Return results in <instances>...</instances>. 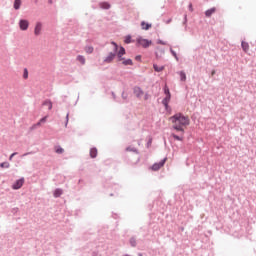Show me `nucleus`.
<instances>
[{
	"label": "nucleus",
	"mask_w": 256,
	"mask_h": 256,
	"mask_svg": "<svg viewBox=\"0 0 256 256\" xmlns=\"http://www.w3.org/2000/svg\"><path fill=\"white\" fill-rule=\"evenodd\" d=\"M136 41L140 45V47L147 48V47H149L151 45V41L147 40V39H145L143 37H138Z\"/></svg>",
	"instance_id": "20e7f679"
},
{
	"label": "nucleus",
	"mask_w": 256,
	"mask_h": 256,
	"mask_svg": "<svg viewBox=\"0 0 256 256\" xmlns=\"http://www.w3.org/2000/svg\"><path fill=\"white\" fill-rule=\"evenodd\" d=\"M25 183V178H21L19 180H17L13 185H12V189H21V187H23V184Z\"/></svg>",
	"instance_id": "423d86ee"
},
{
	"label": "nucleus",
	"mask_w": 256,
	"mask_h": 256,
	"mask_svg": "<svg viewBox=\"0 0 256 256\" xmlns=\"http://www.w3.org/2000/svg\"><path fill=\"white\" fill-rule=\"evenodd\" d=\"M14 9L19 11L21 9V0H14Z\"/></svg>",
	"instance_id": "2eb2a0df"
},
{
	"label": "nucleus",
	"mask_w": 256,
	"mask_h": 256,
	"mask_svg": "<svg viewBox=\"0 0 256 256\" xmlns=\"http://www.w3.org/2000/svg\"><path fill=\"white\" fill-rule=\"evenodd\" d=\"M153 67H154V70H155L157 73H159V72L161 71V68H160L157 64H154Z\"/></svg>",
	"instance_id": "cd10ccee"
},
{
	"label": "nucleus",
	"mask_w": 256,
	"mask_h": 256,
	"mask_svg": "<svg viewBox=\"0 0 256 256\" xmlns=\"http://www.w3.org/2000/svg\"><path fill=\"white\" fill-rule=\"evenodd\" d=\"M164 93L166 97L163 99L162 103L165 107L167 114L171 115V107H169V101H171V92H169V88L167 86L164 87Z\"/></svg>",
	"instance_id": "f03ea898"
},
{
	"label": "nucleus",
	"mask_w": 256,
	"mask_h": 256,
	"mask_svg": "<svg viewBox=\"0 0 256 256\" xmlns=\"http://www.w3.org/2000/svg\"><path fill=\"white\" fill-rule=\"evenodd\" d=\"M125 43H131V36H127L125 38Z\"/></svg>",
	"instance_id": "c756f323"
},
{
	"label": "nucleus",
	"mask_w": 256,
	"mask_h": 256,
	"mask_svg": "<svg viewBox=\"0 0 256 256\" xmlns=\"http://www.w3.org/2000/svg\"><path fill=\"white\" fill-rule=\"evenodd\" d=\"M179 75L181 81H187V75L185 74V72L181 71L179 72Z\"/></svg>",
	"instance_id": "5701e85b"
},
{
	"label": "nucleus",
	"mask_w": 256,
	"mask_h": 256,
	"mask_svg": "<svg viewBox=\"0 0 256 256\" xmlns=\"http://www.w3.org/2000/svg\"><path fill=\"white\" fill-rule=\"evenodd\" d=\"M43 105H45L46 107H48L49 111H51L53 109V102H51V100H46L43 102Z\"/></svg>",
	"instance_id": "ddd939ff"
},
{
	"label": "nucleus",
	"mask_w": 256,
	"mask_h": 256,
	"mask_svg": "<svg viewBox=\"0 0 256 256\" xmlns=\"http://www.w3.org/2000/svg\"><path fill=\"white\" fill-rule=\"evenodd\" d=\"M133 93L137 99H141L142 101H147L149 99V93L143 91L139 86L134 87Z\"/></svg>",
	"instance_id": "7ed1b4c3"
},
{
	"label": "nucleus",
	"mask_w": 256,
	"mask_h": 256,
	"mask_svg": "<svg viewBox=\"0 0 256 256\" xmlns=\"http://www.w3.org/2000/svg\"><path fill=\"white\" fill-rule=\"evenodd\" d=\"M138 256H143V254H139Z\"/></svg>",
	"instance_id": "ea45409f"
},
{
	"label": "nucleus",
	"mask_w": 256,
	"mask_h": 256,
	"mask_svg": "<svg viewBox=\"0 0 256 256\" xmlns=\"http://www.w3.org/2000/svg\"><path fill=\"white\" fill-rule=\"evenodd\" d=\"M216 9L211 8L205 12L206 17H210L213 13H215Z\"/></svg>",
	"instance_id": "4be33fe9"
},
{
	"label": "nucleus",
	"mask_w": 256,
	"mask_h": 256,
	"mask_svg": "<svg viewBox=\"0 0 256 256\" xmlns=\"http://www.w3.org/2000/svg\"><path fill=\"white\" fill-rule=\"evenodd\" d=\"M76 61H78V63H80L81 65H85V63H86L85 56H83V55H78V56L76 57Z\"/></svg>",
	"instance_id": "f8f14e48"
},
{
	"label": "nucleus",
	"mask_w": 256,
	"mask_h": 256,
	"mask_svg": "<svg viewBox=\"0 0 256 256\" xmlns=\"http://www.w3.org/2000/svg\"><path fill=\"white\" fill-rule=\"evenodd\" d=\"M94 48L93 46H86L85 47V53H87L88 55H91V53H93Z\"/></svg>",
	"instance_id": "a211bd4d"
},
{
	"label": "nucleus",
	"mask_w": 256,
	"mask_h": 256,
	"mask_svg": "<svg viewBox=\"0 0 256 256\" xmlns=\"http://www.w3.org/2000/svg\"><path fill=\"white\" fill-rule=\"evenodd\" d=\"M189 10H190L191 12H193V4H190V5H189Z\"/></svg>",
	"instance_id": "c9c22d12"
},
{
	"label": "nucleus",
	"mask_w": 256,
	"mask_h": 256,
	"mask_svg": "<svg viewBox=\"0 0 256 256\" xmlns=\"http://www.w3.org/2000/svg\"><path fill=\"white\" fill-rule=\"evenodd\" d=\"M211 75H212V76L215 75V70H213V71L211 72Z\"/></svg>",
	"instance_id": "4c0bfd02"
},
{
	"label": "nucleus",
	"mask_w": 256,
	"mask_h": 256,
	"mask_svg": "<svg viewBox=\"0 0 256 256\" xmlns=\"http://www.w3.org/2000/svg\"><path fill=\"white\" fill-rule=\"evenodd\" d=\"M123 55H125V48L120 47L117 53L118 61H123Z\"/></svg>",
	"instance_id": "6e6552de"
},
{
	"label": "nucleus",
	"mask_w": 256,
	"mask_h": 256,
	"mask_svg": "<svg viewBox=\"0 0 256 256\" xmlns=\"http://www.w3.org/2000/svg\"><path fill=\"white\" fill-rule=\"evenodd\" d=\"M241 46L245 52H248L249 50V44L245 41H242Z\"/></svg>",
	"instance_id": "aec40b11"
},
{
	"label": "nucleus",
	"mask_w": 256,
	"mask_h": 256,
	"mask_svg": "<svg viewBox=\"0 0 256 256\" xmlns=\"http://www.w3.org/2000/svg\"><path fill=\"white\" fill-rule=\"evenodd\" d=\"M152 171H159V169H161V164H154L151 167Z\"/></svg>",
	"instance_id": "b1692460"
},
{
	"label": "nucleus",
	"mask_w": 256,
	"mask_h": 256,
	"mask_svg": "<svg viewBox=\"0 0 256 256\" xmlns=\"http://www.w3.org/2000/svg\"><path fill=\"white\" fill-rule=\"evenodd\" d=\"M136 61H141V56H136Z\"/></svg>",
	"instance_id": "e433bc0d"
},
{
	"label": "nucleus",
	"mask_w": 256,
	"mask_h": 256,
	"mask_svg": "<svg viewBox=\"0 0 256 256\" xmlns=\"http://www.w3.org/2000/svg\"><path fill=\"white\" fill-rule=\"evenodd\" d=\"M23 78L24 79H29V71H27V69H24Z\"/></svg>",
	"instance_id": "393cba45"
},
{
	"label": "nucleus",
	"mask_w": 256,
	"mask_h": 256,
	"mask_svg": "<svg viewBox=\"0 0 256 256\" xmlns=\"http://www.w3.org/2000/svg\"><path fill=\"white\" fill-rule=\"evenodd\" d=\"M68 123H69V114L66 115V124H65V127H67Z\"/></svg>",
	"instance_id": "72a5a7b5"
},
{
	"label": "nucleus",
	"mask_w": 256,
	"mask_h": 256,
	"mask_svg": "<svg viewBox=\"0 0 256 256\" xmlns=\"http://www.w3.org/2000/svg\"><path fill=\"white\" fill-rule=\"evenodd\" d=\"M170 121L173 124V128L176 131H185V127H187L190 123V120L187 116L178 113L172 117H170Z\"/></svg>",
	"instance_id": "f257e3e1"
},
{
	"label": "nucleus",
	"mask_w": 256,
	"mask_h": 256,
	"mask_svg": "<svg viewBox=\"0 0 256 256\" xmlns=\"http://www.w3.org/2000/svg\"><path fill=\"white\" fill-rule=\"evenodd\" d=\"M166 160H167V159H164V160H163V162H162V164H161L162 166L165 164V161H166Z\"/></svg>",
	"instance_id": "58836bf2"
},
{
	"label": "nucleus",
	"mask_w": 256,
	"mask_h": 256,
	"mask_svg": "<svg viewBox=\"0 0 256 256\" xmlns=\"http://www.w3.org/2000/svg\"><path fill=\"white\" fill-rule=\"evenodd\" d=\"M141 27L144 31H149V29H151L152 26H151V24H149L145 21H142L141 22Z\"/></svg>",
	"instance_id": "9d476101"
},
{
	"label": "nucleus",
	"mask_w": 256,
	"mask_h": 256,
	"mask_svg": "<svg viewBox=\"0 0 256 256\" xmlns=\"http://www.w3.org/2000/svg\"><path fill=\"white\" fill-rule=\"evenodd\" d=\"M42 29H43V24L41 22H37L34 28V35L36 36L41 35Z\"/></svg>",
	"instance_id": "0eeeda50"
},
{
	"label": "nucleus",
	"mask_w": 256,
	"mask_h": 256,
	"mask_svg": "<svg viewBox=\"0 0 256 256\" xmlns=\"http://www.w3.org/2000/svg\"><path fill=\"white\" fill-rule=\"evenodd\" d=\"M61 195H63V190L58 188L54 191V197H61Z\"/></svg>",
	"instance_id": "6ab92c4d"
},
{
	"label": "nucleus",
	"mask_w": 256,
	"mask_h": 256,
	"mask_svg": "<svg viewBox=\"0 0 256 256\" xmlns=\"http://www.w3.org/2000/svg\"><path fill=\"white\" fill-rule=\"evenodd\" d=\"M130 244L132 247H135V245H137V241L134 238L130 239Z\"/></svg>",
	"instance_id": "bb28decb"
},
{
	"label": "nucleus",
	"mask_w": 256,
	"mask_h": 256,
	"mask_svg": "<svg viewBox=\"0 0 256 256\" xmlns=\"http://www.w3.org/2000/svg\"><path fill=\"white\" fill-rule=\"evenodd\" d=\"M97 154H98L97 148H91L90 149V157L92 159H95V157H97Z\"/></svg>",
	"instance_id": "4468645a"
},
{
	"label": "nucleus",
	"mask_w": 256,
	"mask_h": 256,
	"mask_svg": "<svg viewBox=\"0 0 256 256\" xmlns=\"http://www.w3.org/2000/svg\"><path fill=\"white\" fill-rule=\"evenodd\" d=\"M122 62V65H133V60L131 59H127L125 60V58H123V60H120Z\"/></svg>",
	"instance_id": "f3484780"
},
{
	"label": "nucleus",
	"mask_w": 256,
	"mask_h": 256,
	"mask_svg": "<svg viewBox=\"0 0 256 256\" xmlns=\"http://www.w3.org/2000/svg\"><path fill=\"white\" fill-rule=\"evenodd\" d=\"M126 151H132L133 153H137V149L134 147H127Z\"/></svg>",
	"instance_id": "a878e982"
},
{
	"label": "nucleus",
	"mask_w": 256,
	"mask_h": 256,
	"mask_svg": "<svg viewBox=\"0 0 256 256\" xmlns=\"http://www.w3.org/2000/svg\"><path fill=\"white\" fill-rule=\"evenodd\" d=\"M173 137H174V139H175L176 141H181V137H179V136H177V135H175V134H173Z\"/></svg>",
	"instance_id": "473e14b6"
},
{
	"label": "nucleus",
	"mask_w": 256,
	"mask_h": 256,
	"mask_svg": "<svg viewBox=\"0 0 256 256\" xmlns=\"http://www.w3.org/2000/svg\"><path fill=\"white\" fill-rule=\"evenodd\" d=\"M19 27L21 31H27L29 29V21L28 20H20L19 21Z\"/></svg>",
	"instance_id": "39448f33"
},
{
	"label": "nucleus",
	"mask_w": 256,
	"mask_h": 256,
	"mask_svg": "<svg viewBox=\"0 0 256 256\" xmlns=\"http://www.w3.org/2000/svg\"><path fill=\"white\" fill-rule=\"evenodd\" d=\"M115 59V53H110L105 59V63H111Z\"/></svg>",
	"instance_id": "9b49d317"
},
{
	"label": "nucleus",
	"mask_w": 256,
	"mask_h": 256,
	"mask_svg": "<svg viewBox=\"0 0 256 256\" xmlns=\"http://www.w3.org/2000/svg\"><path fill=\"white\" fill-rule=\"evenodd\" d=\"M171 52H172L173 56L175 57V59L177 61H179V58L177 57V53L175 51H173V50H171Z\"/></svg>",
	"instance_id": "2f4dec72"
},
{
	"label": "nucleus",
	"mask_w": 256,
	"mask_h": 256,
	"mask_svg": "<svg viewBox=\"0 0 256 256\" xmlns=\"http://www.w3.org/2000/svg\"><path fill=\"white\" fill-rule=\"evenodd\" d=\"M112 45H114V49L117 51V49H118L117 43L112 42Z\"/></svg>",
	"instance_id": "f704fd0d"
},
{
	"label": "nucleus",
	"mask_w": 256,
	"mask_h": 256,
	"mask_svg": "<svg viewBox=\"0 0 256 256\" xmlns=\"http://www.w3.org/2000/svg\"><path fill=\"white\" fill-rule=\"evenodd\" d=\"M15 155H17L16 152L12 153L9 157V161H13V157H15Z\"/></svg>",
	"instance_id": "7c9ffc66"
},
{
	"label": "nucleus",
	"mask_w": 256,
	"mask_h": 256,
	"mask_svg": "<svg viewBox=\"0 0 256 256\" xmlns=\"http://www.w3.org/2000/svg\"><path fill=\"white\" fill-rule=\"evenodd\" d=\"M64 151L65 150L61 147L56 148V153H58V154L64 153Z\"/></svg>",
	"instance_id": "c85d7f7f"
},
{
	"label": "nucleus",
	"mask_w": 256,
	"mask_h": 256,
	"mask_svg": "<svg viewBox=\"0 0 256 256\" xmlns=\"http://www.w3.org/2000/svg\"><path fill=\"white\" fill-rule=\"evenodd\" d=\"M42 123H47V116L43 117L42 119L39 120L38 123L34 124L32 126L33 129H36V127H41Z\"/></svg>",
	"instance_id": "1a4fd4ad"
},
{
	"label": "nucleus",
	"mask_w": 256,
	"mask_h": 256,
	"mask_svg": "<svg viewBox=\"0 0 256 256\" xmlns=\"http://www.w3.org/2000/svg\"><path fill=\"white\" fill-rule=\"evenodd\" d=\"M0 167H1L2 169H9V167H11V164H9V162H2V163L0 164Z\"/></svg>",
	"instance_id": "412c9836"
},
{
	"label": "nucleus",
	"mask_w": 256,
	"mask_h": 256,
	"mask_svg": "<svg viewBox=\"0 0 256 256\" xmlns=\"http://www.w3.org/2000/svg\"><path fill=\"white\" fill-rule=\"evenodd\" d=\"M99 5L101 9H111V4H109L108 2H102Z\"/></svg>",
	"instance_id": "dca6fc26"
}]
</instances>
